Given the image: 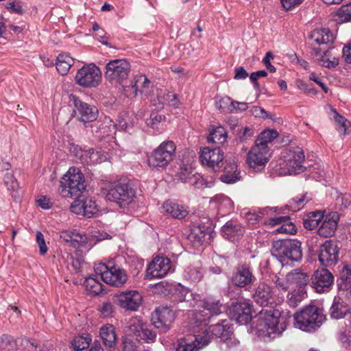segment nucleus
<instances>
[{
    "instance_id": "47",
    "label": "nucleus",
    "mask_w": 351,
    "mask_h": 351,
    "mask_svg": "<svg viewBox=\"0 0 351 351\" xmlns=\"http://www.w3.org/2000/svg\"><path fill=\"white\" fill-rule=\"evenodd\" d=\"M278 207H266L259 210L256 213H249L247 216V221L250 223L255 224L259 221L265 215H268L270 212L277 213Z\"/></svg>"
},
{
    "instance_id": "45",
    "label": "nucleus",
    "mask_w": 351,
    "mask_h": 351,
    "mask_svg": "<svg viewBox=\"0 0 351 351\" xmlns=\"http://www.w3.org/2000/svg\"><path fill=\"white\" fill-rule=\"evenodd\" d=\"M84 285L87 291L95 295L100 294L104 291V286L93 277L86 278Z\"/></svg>"
},
{
    "instance_id": "30",
    "label": "nucleus",
    "mask_w": 351,
    "mask_h": 351,
    "mask_svg": "<svg viewBox=\"0 0 351 351\" xmlns=\"http://www.w3.org/2000/svg\"><path fill=\"white\" fill-rule=\"evenodd\" d=\"M271 297V287L264 282H260L252 293L254 302L261 306H267Z\"/></svg>"
},
{
    "instance_id": "14",
    "label": "nucleus",
    "mask_w": 351,
    "mask_h": 351,
    "mask_svg": "<svg viewBox=\"0 0 351 351\" xmlns=\"http://www.w3.org/2000/svg\"><path fill=\"white\" fill-rule=\"evenodd\" d=\"M101 71L94 64L84 66L78 70L75 75V82L85 88L96 87L101 80Z\"/></svg>"
},
{
    "instance_id": "16",
    "label": "nucleus",
    "mask_w": 351,
    "mask_h": 351,
    "mask_svg": "<svg viewBox=\"0 0 351 351\" xmlns=\"http://www.w3.org/2000/svg\"><path fill=\"white\" fill-rule=\"evenodd\" d=\"M339 247L331 240L326 241L319 247L318 260L321 265L328 267L335 265L339 261Z\"/></svg>"
},
{
    "instance_id": "29",
    "label": "nucleus",
    "mask_w": 351,
    "mask_h": 351,
    "mask_svg": "<svg viewBox=\"0 0 351 351\" xmlns=\"http://www.w3.org/2000/svg\"><path fill=\"white\" fill-rule=\"evenodd\" d=\"M231 311L233 319L239 324H247L252 319L251 305L247 302H237Z\"/></svg>"
},
{
    "instance_id": "21",
    "label": "nucleus",
    "mask_w": 351,
    "mask_h": 351,
    "mask_svg": "<svg viewBox=\"0 0 351 351\" xmlns=\"http://www.w3.org/2000/svg\"><path fill=\"white\" fill-rule=\"evenodd\" d=\"M269 160V150L254 146L247 154V162L249 167L256 171L263 169Z\"/></svg>"
},
{
    "instance_id": "61",
    "label": "nucleus",
    "mask_w": 351,
    "mask_h": 351,
    "mask_svg": "<svg viewBox=\"0 0 351 351\" xmlns=\"http://www.w3.org/2000/svg\"><path fill=\"white\" fill-rule=\"evenodd\" d=\"M253 135L254 131L252 129L248 127L243 128L238 132L237 140V141L242 143L251 138Z\"/></svg>"
},
{
    "instance_id": "17",
    "label": "nucleus",
    "mask_w": 351,
    "mask_h": 351,
    "mask_svg": "<svg viewBox=\"0 0 351 351\" xmlns=\"http://www.w3.org/2000/svg\"><path fill=\"white\" fill-rule=\"evenodd\" d=\"M173 271L169 258L164 256H156L149 265L147 269V278H160L165 276L169 272Z\"/></svg>"
},
{
    "instance_id": "9",
    "label": "nucleus",
    "mask_w": 351,
    "mask_h": 351,
    "mask_svg": "<svg viewBox=\"0 0 351 351\" xmlns=\"http://www.w3.org/2000/svg\"><path fill=\"white\" fill-rule=\"evenodd\" d=\"M304 158V154L302 148L291 147L285 152L283 162L280 165L286 169L285 173L298 174L305 170L303 165Z\"/></svg>"
},
{
    "instance_id": "8",
    "label": "nucleus",
    "mask_w": 351,
    "mask_h": 351,
    "mask_svg": "<svg viewBox=\"0 0 351 351\" xmlns=\"http://www.w3.org/2000/svg\"><path fill=\"white\" fill-rule=\"evenodd\" d=\"M176 146L172 141L162 142L148 159L151 167H165L175 156Z\"/></svg>"
},
{
    "instance_id": "55",
    "label": "nucleus",
    "mask_w": 351,
    "mask_h": 351,
    "mask_svg": "<svg viewBox=\"0 0 351 351\" xmlns=\"http://www.w3.org/2000/svg\"><path fill=\"white\" fill-rule=\"evenodd\" d=\"M341 266V278L346 284V288L348 289V287H351V265L344 263Z\"/></svg>"
},
{
    "instance_id": "56",
    "label": "nucleus",
    "mask_w": 351,
    "mask_h": 351,
    "mask_svg": "<svg viewBox=\"0 0 351 351\" xmlns=\"http://www.w3.org/2000/svg\"><path fill=\"white\" fill-rule=\"evenodd\" d=\"M164 103H167L168 105L174 108H178L179 106V101L178 100L177 95L172 93H167L164 97L162 101L159 100L158 108H162Z\"/></svg>"
},
{
    "instance_id": "28",
    "label": "nucleus",
    "mask_w": 351,
    "mask_h": 351,
    "mask_svg": "<svg viewBox=\"0 0 351 351\" xmlns=\"http://www.w3.org/2000/svg\"><path fill=\"white\" fill-rule=\"evenodd\" d=\"M265 223L271 226L280 225L274 230L276 234H294L297 232L296 226L290 221L288 216L270 218Z\"/></svg>"
},
{
    "instance_id": "46",
    "label": "nucleus",
    "mask_w": 351,
    "mask_h": 351,
    "mask_svg": "<svg viewBox=\"0 0 351 351\" xmlns=\"http://www.w3.org/2000/svg\"><path fill=\"white\" fill-rule=\"evenodd\" d=\"M306 295V289H294L287 293V303L293 308L296 307Z\"/></svg>"
},
{
    "instance_id": "24",
    "label": "nucleus",
    "mask_w": 351,
    "mask_h": 351,
    "mask_svg": "<svg viewBox=\"0 0 351 351\" xmlns=\"http://www.w3.org/2000/svg\"><path fill=\"white\" fill-rule=\"evenodd\" d=\"M221 231L223 238L234 243L241 239L245 228L237 221L230 220L221 227Z\"/></svg>"
},
{
    "instance_id": "12",
    "label": "nucleus",
    "mask_w": 351,
    "mask_h": 351,
    "mask_svg": "<svg viewBox=\"0 0 351 351\" xmlns=\"http://www.w3.org/2000/svg\"><path fill=\"white\" fill-rule=\"evenodd\" d=\"M335 277L326 268L316 269L310 278V286L319 293H328L334 285Z\"/></svg>"
},
{
    "instance_id": "40",
    "label": "nucleus",
    "mask_w": 351,
    "mask_h": 351,
    "mask_svg": "<svg viewBox=\"0 0 351 351\" xmlns=\"http://www.w3.org/2000/svg\"><path fill=\"white\" fill-rule=\"evenodd\" d=\"M324 219V213L320 210L310 213L306 218L303 219V226L305 228L312 230L317 227L319 222Z\"/></svg>"
},
{
    "instance_id": "64",
    "label": "nucleus",
    "mask_w": 351,
    "mask_h": 351,
    "mask_svg": "<svg viewBox=\"0 0 351 351\" xmlns=\"http://www.w3.org/2000/svg\"><path fill=\"white\" fill-rule=\"evenodd\" d=\"M36 242L38 245L40 254H45L48 250V248L45 244L44 236L40 232H36Z\"/></svg>"
},
{
    "instance_id": "52",
    "label": "nucleus",
    "mask_w": 351,
    "mask_h": 351,
    "mask_svg": "<svg viewBox=\"0 0 351 351\" xmlns=\"http://www.w3.org/2000/svg\"><path fill=\"white\" fill-rule=\"evenodd\" d=\"M16 349V342L12 337L3 335L0 337V351H14Z\"/></svg>"
},
{
    "instance_id": "2",
    "label": "nucleus",
    "mask_w": 351,
    "mask_h": 351,
    "mask_svg": "<svg viewBox=\"0 0 351 351\" xmlns=\"http://www.w3.org/2000/svg\"><path fill=\"white\" fill-rule=\"evenodd\" d=\"M334 40L333 34L327 28L315 29L309 36L313 55L321 66L328 69L335 68L339 64L338 58L331 51L333 49L331 44Z\"/></svg>"
},
{
    "instance_id": "62",
    "label": "nucleus",
    "mask_w": 351,
    "mask_h": 351,
    "mask_svg": "<svg viewBox=\"0 0 351 351\" xmlns=\"http://www.w3.org/2000/svg\"><path fill=\"white\" fill-rule=\"evenodd\" d=\"M229 104L235 108L234 101H232L230 97H226L220 99L217 105L219 109L222 110L223 112H228L230 111V109L228 107Z\"/></svg>"
},
{
    "instance_id": "27",
    "label": "nucleus",
    "mask_w": 351,
    "mask_h": 351,
    "mask_svg": "<svg viewBox=\"0 0 351 351\" xmlns=\"http://www.w3.org/2000/svg\"><path fill=\"white\" fill-rule=\"evenodd\" d=\"M209 342L210 337L208 333L205 334L204 332V335L196 334L193 343L187 342L184 339H180L176 351H199V349L207 346Z\"/></svg>"
},
{
    "instance_id": "18",
    "label": "nucleus",
    "mask_w": 351,
    "mask_h": 351,
    "mask_svg": "<svg viewBox=\"0 0 351 351\" xmlns=\"http://www.w3.org/2000/svg\"><path fill=\"white\" fill-rule=\"evenodd\" d=\"M174 319L175 313L173 310L170 307L165 306L156 308L152 317L155 327L163 332L169 330Z\"/></svg>"
},
{
    "instance_id": "20",
    "label": "nucleus",
    "mask_w": 351,
    "mask_h": 351,
    "mask_svg": "<svg viewBox=\"0 0 351 351\" xmlns=\"http://www.w3.org/2000/svg\"><path fill=\"white\" fill-rule=\"evenodd\" d=\"M73 101L76 110L74 111L78 119L82 122H92L95 121L98 115L96 107L90 106L75 96H72Z\"/></svg>"
},
{
    "instance_id": "1",
    "label": "nucleus",
    "mask_w": 351,
    "mask_h": 351,
    "mask_svg": "<svg viewBox=\"0 0 351 351\" xmlns=\"http://www.w3.org/2000/svg\"><path fill=\"white\" fill-rule=\"evenodd\" d=\"M290 318L289 313L262 310L252 324L251 332L264 341H270L286 330Z\"/></svg>"
},
{
    "instance_id": "7",
    "label": "nucleus",
    "mask_w": 351,
    "mask_h": 351,
    "mask_svg": "<svg viewBox=\"0 0 351 351\" xmlns=\"http://www.w3.org/2000/svg\"><path fill=\"white\" fill-rule=\"evenodd\" d=\"M136 197V191L129 183L117 182L111 185L105 192L107 200L125 208L131 204Z\"/></svg>"
},
{
    "instance_id": "36",
    "label": "nucleus",
    "mask_w": 351,
    "mask_h": 351,
    "mask_svg": "<svg viewBox=\"0 0 351 351\" xmlns=\"http://www.w3.org/2000/svg\"><path fill=\"white\" fill-rule=\"evenodd\" d=\"M99 334L103 340L104 344L108 348H112L114 346L117 335L114 331V328L111 324H106L100 328Z\"/></svg>"
},
{
    "instance_id": "33",
    "label": "nucleus",
    "mask_w": 351,
    "mask_h": 351,
    "mask_svg": "<svg viewBox=\"0 0 351 351\" xmlns=\"http://www.w3.org/2000/svg\"><path fill=\"white\" fill-rule=\"evenodd\" d=\"M162 207L165 213L176 219H184L189 214V210L186 206L178 204L176 202L166 201L163 203Z\"/></svg>"
},
{
    "instance_id": "39",
    "label": "nucleus",
    "mask_w": 351,
    "mask_h": 351,
    "mask_svg": "<svg viewBox=\"0 0 351 351\" xmlns=\"http://www.w3.org/2000/svg\"><path fill=\"white\" fill-rule=\"evenodd\" d=\"M74 60L66 53L59 54L56 59V69L62 75L67 74L71 66L73 64Z\"/></svg>"
},
{
    "instance_id": "23",
    "label": "nucleus",
    "mask_w": 351,
    "mask_h": 351,
    "mask_svg": "<svg viewBox=\"0 0 351 351\" xmlns=\"http://www.w3.org/2000/svg\"><path fill=\"white\" fill-rule=\"evenodd\" d=\"M328 315L332 319L348 318L351 324V308L339 296L334 298Z\"/></svg>"
},
{
    "instance_id": "10",
    "label": "nucleus",
    "mask_w": 351,
    "mask_h": 351,
    "mask_svg": "<svg viewBox=\"0 0 351 351\" xmlns=\"http://www.w3.org/2000/svg\"><path fill=\"white\" fill-rule=\"evenodd\" d=\"M130 71L129 62L124 59H116L110 61L106 65L105 76L111 82L123 84Z\"/></svg>"
},
{
    "instance_id": "48",
    "label": "nucleus",
    "mask_w": 351,
    "mask_h": 351,
    "mask_svg": "<svg viewBox=\"0 0 351 351\" xmlns=\"http://www.w3.org/2000/svg\"><path fill=\"white\" fill-rule=\"evenodd\" d=\"M144 324L142 321L138 317L131 318L126 326L127 332L129 335H133L137 337L138 333L144 327Z\"/></svg>"
},
{
    "instance_id": "44",
    "label": "nucleus",
    "mask_w": 351,
    "mask_h": 351,
    "mask_svg": "<svg viewBox=\"0 0 351 351\" xmlns=\"http://www.w3.org/2000/svg\"><path fill=\"white\" fill-rule=\"evenodd\" d=\"M310 199L306 193L299 195L290 199L285 207L295 212L301 209Z\"/></svg>"
},
{
    "instance_id": "34",
    "label": "nucleus",
    "mask_w": 351,
    "mask_h": 351,
    "mask_svg": "<svg viewBox=\"0 0 351 351\" xmlns=\"http://www.w3.org/2000/svg\"><path fill=\"white\" fill-rule=\"evenodd\" d=\"M226 166L223 167V173L221 176L220 180L226 184H232L239 180L238 173H237V165L232 160H226Z\"/></svg>"
},
{
    "instance_id": "38",
    "label": "nucleus",
    "mask_w": 351,
    "mask_h": 351,
    "mask_svg": "<svg viewBox=\"0 0 351 351\" xmlns=\"http://www.w3.org/2000/svg\"><path fill=\"white\" fill-rule=\"evenodd\" d=\"M214 201L218 205V214L225 216L230 213L233 209L232 200L227 196L219 195L214 197Z\"/></svg>"
},
{
    "instance_id": "35",
    "label": "nucleus",
    "mask_w": 351,
    "mask_h": 351,
    "mask_svg": "<svg viewBox=\"0 0 351 351\" xmlns=\"http://www.w3.org/2000/svg\"><path fill=\"white\" fill-rule=\"evenodd\" d=\"M132 80L137 88L138 93L145 95H149L152 93L153 84L146 75L141 73L137 74L133 77Z\"/></svg>"
},
{
    "instance_id": "43",
    "label": "nucleus",
    "mask_w": 351,
    "mask_h": 351,
    "mask_svg": "<svg viewBox=\"0 0 351 351\" xmlns=\"http://www.w3.org/2000/svg\"><path fill=\"white\" fill-rule=\"evenodd\" d=\"M205 235L204 227L195 226L191 229V233L189 235V239L195 247H198L203 244Z\"/></svg>"
},
{
    "instance_id": "5",
    "label": "nucleus",
    "mask_w": 351,
    "mask_h": 351,
    "mask_svg": "<svg viewBox=\"0 0 351 351\" xmlns=\"http://www.w3.org/2000/svg\"><path fill=\"white\" fill-rule=\"evenodd\" d=\"M295 328L305 332H313L320 327L325 319V316L319 313L315 306H308L294 315Z\"/></svg>"
},
{
    "instance_id": "15",
    "label": "nucleus",
    "mask_w": 351,
    "mask_h": 351,
    "mask_svg": "<svg viewBox=\"0 0 351 351\" xmlns=\"http://www.w3.org/2000/svg\"><path fill=\"white\" fill-rule=\"evenodd\" d=\"M199 160L204 166L215 172L219 171L224 164L223 152L219 147H204L201 149Z\"/></svg>"
},
{
    "instance_id": "4",
    "label": "nucleus",
    "mask_w": 351,
    "mask_h": 351,
    "mask_svg": "<svg viewBox=\"0 0 351 351\" xmlns=\"http://www.w3.org/2000/svg\"><path fill=\"white\" fill-rule=\"evenodd\" d=\"M94 270L95 274L99 276L104 282L114 287H121L128 280V275L125 269L113 261L95 264Z\"/></svg>"
},
{
    "instance_id": "54",
    "label": "nucleus",
    "mask_w": 351,
    "mask_h": 351,
    "mask_svg": "<svg viewBox=\"0 0 351 351\" xmlns=\"http://www.w3.org/2000/svg\"><path fill=\"white\" fill-rule=\"evenodd\" d=\"M137 339L143 340L146 343H150L156 341V334L154 331L149 329L145 325L138 333Z\"/></svg>"
},
{
    "instance_id": "19",
    "label": "nucleus",
    "mask_w": 351,
    "mask_h": 351,
    "mask_svg": "<svg viewBox=\"0 0 351 351\" xmlns=\"http://www.w3.org/2000/svg\"><path fill=\"white\" fill-rule=\"evenodd\" d=\"M256 280L251 268L247 265H241L232 274L231 282L235 287L247 290Z\"/></svg>"
},
{
    "instance_id": "37",
    "label": "nucleus",
    "mask_w": 351,
    "mask_h": 351,
    "mask_svg": "<svg viewBox=\"0 0 351 351\" xmlns=\"http://www.w3.org/2000/svg\"><path fill=\"white\" fill-rule=\"evenodd\" d=\"M278 134L276 130H264L259 134L257 140L256 141L255 146H258L260 148H264L265 150H269L268 144L276 139L278 137Z\"/></svg>"
},
{
    "instance_id": "50",
    "label": "nucleus",
    "mask_w": 351,
    "mask_h": 351,
    "mask_svg": "<svg viewBox=\"0 0 351 351\" xmlns=\"http://www.w3.org/2000/svg\"><path fill=\"white\" fill-rule=\"evenodd\" d=\"M335 20L340 23L351 21V3L343 5L337 10Z\"/></svg>"
},
{
    "instance_id": "53",
    "label": "nucleus",
    "mask_w": 351,
    "mask_h": 351,
    "mask_svg": "<svg viewBox=\"0 0 351 351\" xmlns=\"http://www.w3.org/2000/svg\"><path fill=\"white\" fill-rule=\"evenodd\" d=\"M69 239H66V242L71 243V245L74 247H80L86 241V237L84 234H82L75 230L69 231Z\"/></svg>"
},
{
    "instance_id": "22",
    "label": "nucleus",
    "mask_w": 351,
    "mask_h": 351,
    "mask_svg": "<svg viewBox=\"0 0 351 351\" xmlns=\"http://www.w3.org/2000/svg\"><path fill=\"white\" fill-rule=\"evenodd\" d=\"M156 288L165 294L172 293L175 300L178 302L188 301V297L193 296V293H191L189 289L180 284L173 285L167 282H161L156 285Z\"/></svg>"
},
{
    "instance_id": "57",
    "label": "nucleus",
    "mask_w": 351,
    "mask_h": 351,
    "mask_svg": "<svg viewBox=\"0 0 351 351\" xmlns=\"http://www.w3.org/2000/svg\"><path fill=\"white\" fill-rule=\"evenodd\" d=\"M76 150V153L75 154L77 157H79L82 163L90 165V157H91V152L92 149H89L88 150H82L80 148L77 149V147L74 148Z\"/></svg>"
},
{
    "instance_id": "41",
    "label": "nucleus",
    "mask_w": 351,
    "mask_h": 351,
    "mask_svg": "<svg viewBox=\"0 0 351 351\" xmlns=\"http://www.w3.org/2000/svg\"><path fill=\"white\" fill-rule=\"evenodd\" d=\"M227 132L224 128L217 127L209 134L207 140L208 143L223 145L227 141Z\"/></svg>"
},
{
    "instance_id": "32",
    "label": "nucleus",
    "mask_w": 351,
    "mask_h": 351,
    "mask_svg": "<svg viewBox=\"0 0 351 351\" xmlns=\"http://www.w3.org/2000/svg\"><path fill=\"white\" fill-rule=\"evenodd\" d=\"M71 208L75 213H80L82 210L84 215L88 218L92 217L99 210L96 202L90 199H86L78 204L75 202L71 204Z\"/></svg>"
},
{
    "instance_id": "6",
    "label": "nucleus",
    "mask_w": 351,
    "mask_h": 351,
    "mask_svg": "<svg viewBox=\"0 0 351 351\" xmlns=\"http://www.w3.org/2000/svg\"><path fill=\"white\" fill-rule=\"evenodd\" d=\"M63 187L62 194L65 197L77 198L85 191L84 176L77 167H71L60 182Z\"/></svg>"
},
{
    "instance_id": "51",
    "label": "nucleus",
    "mask_w": 351,
    "mask_h": 351,
    "mask_svg": "<svg viewBox=\"0 0 351 351\" xmlns=\"http://www.w3.org/2000/svg\"><path fill=\"white\" fill-rule=\"evenodd\" d=\"M91 341L89 335H79L74 338L72 345L75 350L80 351L87 348Z\"/></svg>"
},
{
    "instance_id": "60",
    "label": "nucleus",
    "mask_w": 351,
    "mask_h": 351,
    "mask_svg": "<svg viewBox=\"0 0 351 351\" xmlns=\"http://www.w3.org/2000/svg\"><path fill=\"white\" fill-rule=\"evenodd\" d=\"M122 88L123 93L128 98H134L138 94L137 88L134 86L132 79L130 81V84L128 85L123 84Z\"/></svg>"
},
{
    "instance_id": "11",
    "label": "nucleus",
    "mask_w": 351,
    "mask_h": 351,
    "mask_svg": "<svg viewBox=\"0 0 351 351\" xmlns=\"http://www.w3.org/2000/svg\"><path fill=\"white\" fill-rule=\"evenodd\" d=\"M203 309L196 311L193 313V320L197 325L194 326L195 328H199L200 326H206L210 320L216 315L221 314V304L219 301L204 300L202 302Z\"/></svg>"
},
{
    "instance_id": "49",
    "label": "nucleus",
    "mask_w": 351,
    "mask_h": 351,
    "mask_svg": "<svg viewBox=\"0 0 351 351\" xmlns=\"http://www.w3.org/2000/svg\"><path fill=\"white\" fill-rule=\"evenodd\" d=\"M182 182L193 186L195 189H202L205 186V180L199 173L189 174L188 177H182Z\"/></svg>"
},
{
    "instance_id": "59",
    "label": "nucleus",
    "mask_w": 351,
    "mask_h": 351,
    "mask_svg": "<svg viewBox=\"0 0 351 351\" xmlns=\"http://www.w3.org/2000/svg\"><path fill=\"white\" fill-rule=\"evenodd\" d=\"M273 282L275 284L276 287L279 291H283L284 292H286L291 286L287 280V274L286 275L285 278L276 276L273 279Z\"/></svg>"
},
{
    "instance_id": "13",
    "label": "nucleus",
    "mask_w": 351,
    "mask_h": 351,
    "mask_svg": "<svg viewBox=\"0 0 351 351\" xmlns=\"http://www.w3.org/2000/svg\"><path fill=\"white\" fill-rule=\"evenodd\" d=\"M114 302L128 311H136L143 302L142 295L136 290L119 291L114 296Z\"/></svg>"
},
{
    "instance_id": "25",
    "label": "nucleus",
    "mask_w": 351,
    "mask_h": 351,
    "mask_svg": "<svg viewBox=\"0 0 351 351\" xmlns=\"http://www.w3.org/2000/svg\"><path fill=\"white\" fill-rule=\"evenodd\" d=\"M339 220V215L337 212L330 213L324 216L322 225L317 230V234L324 238L332 237L337 230Z\"/></svg>"
},
{
    "instance_id": "58",
    "label": "nucleus",
    "mask_w": 351,
    "mask_h": 351,
    "mask_svg": "<svg viewBox=\"0 0 351 351\" xmlns=\"http://www.w3.org/2000/svg\"><path fill=\"white\" fill-rule=\"evenodd\" d=\"M4 184L8 189L15 191L19 187V183L14 175L11 172H8L5 174L3 178Z\"/></svg>"
},
{
    "instance_id": "3",
    "label": "nucleus",
    "mask_w": 351,
    "mask_h": 351,
    "mask_svg": "<svg viewBox=\"0 0 351 351\" xmlns=\"http://www.w3.org/2000/svg\"><path fill=\"white\" fill-rule=\"evenodd\" d=\"M302 243L295 239H282L273 242L271 253L282 265L289 261L298 262L302 258Z\"/></svg>"
},
{
    "instance_id": "31",
    "label": "nucleus",
    "mask_w": 351,
    "mask_h": 351,
    "mask_svg": "<svg viewBox=\"0 0 351 351\" xmlns=\"http://www.w3.org/2000/svg\"><path fill=\"white\" fill-rule=\"evenodd\" d=\"M287 280L291 287L296 289H304L310 284L308 275L300 269H293L287 274Z\"/></svg>"
},
{
    "instance_id": "42",
    "label": "nucleus",
    "mask_w": 351,
    "mask_h": 351,
    "mask_svg": "<svg viewBox=\"0 0 351 351\" xmlns=\"http://www.w3.org/2000/svg\"><path fill=\"white\" fill-rule=\"evenodd\" d=\"M184 277L191 282H198L203 277V270L200 265L189 266L184 271Z\"/></svg>"
},
{
    "instance_id": "26",
    "label": "nucleus",
    "mask_w": 351,
    "mask_h": 351,
    "mask_svg": "<svg viewBox=\"0 0 351 351\" xmlns=\"http://www.w3.org/2000/svg\"><path fill=\"white\" fill-rule=\"evenodd\" d=\"M208 333L210 337L220 338L221 341L228 340L230 336H232V326L226 319H222L221 323H217L209 326L208 330L205 329L202 333L197 335H204Z\"/></svg>"
},
{
    "instance_id": "63",
    "label": "nucleus",
    "mask_w": 351,
    "mask_h": 351,
    "mask_svg": "<svg viewBox=\"0 0 351 351\" xmlns=\"http://www.w3.org/2000/svg\"><path fill=\"white\" fill-rule=\"evenodd\" d=\"M99 311L103 317H107L114 313V306L110 302H104L99 306Z\"/></svg>"
}]
</instances>
